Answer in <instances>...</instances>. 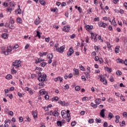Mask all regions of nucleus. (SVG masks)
Masks as SVG:
<instances>
[{"mask_svg": "<svg viewBox=\"0 0 127 127\" xmlns=\"http://www.w3.org/2000/svg\"><path fill=\"white\" fill-rule=\"evenodd\" d=\"M46 65V63L43 62L41 63V67H45V65Z\"/></svg>", "mask_w": 127, "mask_h": 127, "instance_id": "obj_45", "label": "nucleus"}, {"mask_svg": "<svg viewBox=\"0 0 127 127\" xmlns=\"http://www.w3.org/2000/svg\"><path fill=\"white\" fill-rule=\"evenodd\" d=\"M39 55H40V57H42L44 55H47V52H43V53H39Z\"/></svg>", "mask_w": 127, "mask_h": 127, "instance_id": "obj_21", "label": "nucleus"}, {"mask_svg": "<svg viewBox=\"0 0 127 127\" xmlns=\"http://www.w3.org/2000/svg\"><path fill=\"white\" fill-rule=\"evenodd\" d=\"M39 93L40 95H45V94H46V91H44V90L42 89L39 91Z\"/></svg>", "mask_w": 127, "mask_h": 127, "instance_id": "obj_29", "label": "nucleus"}, {"mask_svg": "<svg viewBox=\"0 0 127 127\" xmlns=\"http://www.w3.org/2000/svg\"><path fill=\"white\" fill-rule=\"evenodd\" d=\"M36 70H38L39 72H40V71H42V68L41 67H38V66H36Z\"/></svg>", "mask_w": 127, "mask_h": 127, "instance_id": "obj_50", "label": "nucleus"}, {"mask_svg": "<svg viewBox=\"0 0 127 127\" xmlns=\"http://www.w3.org/2000/svg\"><path fill=\"white\" fill-rule=\"evenodd\" d=\"M94 21H100V18H99V17L94 18Z\"/></svg>", "mask_w": 127, "mask_h": 127, "instance_id": "obj_60", "label": "nucleus"}, {"mask_svg": "<svg viewBox=\"0 0 127 127\" xmlns=\"http://www.w3.org/2000/svg\"><path fill=\"white\" fill-rule=\"evenodd\" d=\"M73 71H74V75H79V70L77 68H74Z\"/></svg>", "mask_w": 127, "mask_h": 127, "instance_id": "obj_25", "label": "nucleus"}, {"mask_svg": "<svg viewBox=\"0 0 127 127\" xmlns=\"http://www.w3.org/2000/svg\"><path fill=\"white\" fill-rule=\"evenodd\" d=\"M75 36H76V35H75V34H72V35H70L69 37L71 39H73L75 38Z\"/></svg>", "mask_w": 127, "mask_h": 127, "instance_id": "obj_48", "label": "nucleus"}, {"mask_svg": "<svg viewBox=\"0 0 127 127\" xmlns=\"http://www.w3.org/2000/svg\"><path fill=\"white\" fill-rule=\"evenodd\" d=\"M2 5L3 6H5V7L8 6V5L7 4V3H6V2H3V4H2Z\"/></svg>", "mask_w": 127, "mask_h": 127, "instance_id": "obj_58", "label": "nucleus"}, {"mask_svg": "<svg viewBox=\"0 0 127 127\" xmlns=\"http://www.w3.org/2000/svg\"><path fill=\"white\" fill-rule=\"evenodd\" d=\"M34 23L36 25H38L40 23V18L39 17H38V18L36 19L34 21Z\"/></svg>", "mask_w": 127, "mask_h": 127, "instance_id": "obj_11", "label": "nucleus"}, {"mask_svg": "<svg viewBox=\"0 0 127 127\" xmlns=\"http://www.w3.org/2000/svg\"><path fill=\"white\" fill-rule=\"evenodd\" d=\"M1 37L4 39H7L8 38V35L6 33H3L1 35Z\"/></svg>", "mask_w": 127, "mask_h": 127, "instance_id": "obj_14", "label": "nucleus"}, {"mask_svg": "<svg viewBox=\"0 0 127 127\" xmlns=\"http://www.w3.org/2000/svg\"><path fill=\"white\" fill-rule=\"evenodd\" d=\"M12 51V48L10 46L7 47L6 51H2V53L5 55H8V52H11Z\"/></svg>", "mask_w": 127, "mask_h": 127, "instance_id": "obj_4", "label": "nucleus"}, {"mask_svg": "<svg viewBox=\"0 0 127 127\" xmlns=\"http://www.w3.org/2000/svg\"><path fill=\"white\" fill-rule=\"evenodd\" d=\"M64 89H65V90H68V89H69V85L66 84L64 86Z\"/></svg>", "mask_w": 127, "mask_h": 127, "instance_id": "obj_61", "label": "nucleus"}, {"mask_svg": "<svg viewBox=\"0 0 127 127\" xmlns=\"http://www.w3.org/2000/svg\"><path fill=\"white\" fill-rule=\"evenodd\" d=\"M45 100H49V95L48 94H46L45 96Z\"/></svg>", "mask_w": 127, "mask_h": 127, "instance_id": "obj_57", "label": "nucleus"}, {"mask_svg": "<svg viewBox=\"0 0 127 127\" xmlns=\"http://www.w3.org/2000/svg\"><path fill=\"white\" fill-rule=\"evenodd\" d=\"M58 104H60L62 106H68L69 105L68 103H66L65 101H62L61 100L59 101Z\"/></svg>", "mask_w": 127, "mask_h": 127, "instance_id": "obj_10", "label": "nucleus"}, {"mask_svg": "<svg viewBox=\"0 0 127 127\" xmlns=\"http://www.w3.org/2000/svg\"><path fill=\"white\" fill-rule=\"evenodd\" d=\"M118 61L119 63H122V64H124V61L122 59H118Z\"/></svg>", "mask_w": 127, "mask_h": 127, "instance_id": "obj_59", "label": "nucleus"}, {"mask_svg": "<svg viewBox=\"0 0 127 127\" xmlns=\"http://www.w3.org/2000/svg\"><path fill=\"white\" fill-rule=\"evenodd\" d=\"M42 82H40L39 83V86H41V87H43L44 86V81H41Z\"/></svg>", "mask_w": 127, "mask_h": 127, "instance_id": "obj_46", "label": "nucleus"}, {"mask_svg": "<svg viewBox=\"0 0 127 127\" xmlns=\"http://www.w3.org/2000/svg\"><path fill=\"white\" fill-rule=\"evenodd\" d=\"M95 121L96 123H97V124H101V123L102 122V120L100 119V118H99V119L96 118L95 119Z\"/></svg>", "mask_w": 127, "mask_h": 127, "instance_id": "obj_33", "label": "nucleus"}, {"mask_svg": "<svg viewBox=\"0 0 127 127\" xmlns=\"http://www.w3.org/2000/svg\"><path fill=\"white\" fill-rule=\"evenodd\" d=\"M45 40L46 42H49L50 40V37H48V38H46L45 39Z\"/></svg>", "mask_w": 127, "mask_h": 127, "instance_id": "obj_53", "label": "nucleus"}, {"mask_svg": "<svg viewBox=\"0 0 127 127\" xmlns=\"http://www.w3.org/2000/svg\"><path fill=\"white\" fill-rule=\"evenodd\" d=\"M71 126L72 127H75V126H76V122H75V121L72 122L71 123Z\"/></svg>", "mask_w": 127, "mask_h": 127, "instance_id": "obj_52", "label": "nucleus"}, {"mask_svg": "<svg viewBox=\"0 0 127 127\" xmlns=\"http://www.w3.org/2000/svg\"><path fill=\"white\" fill-rule=\"evenodd\" d=\"M52 115L54 117H58L59 116V113L57 111H55L52 113Z\"/></svg>", "mask_w": 127, "mask_h": 127, "instance_id": "obj_15", "label": "nucleus"}, {"mask_svg": "<svg viewBox=\"0 0 127 127\" xmlns=\"http://www.w3.org/2000/svg\"><path fill=\"white\" fill-rule=\"evenodd\" d=\"M115 118H116L115 123L116 124H118L120 120V116L119 115H117L115 116Z\"/></svg>", "mask_w": 127, "mask_h": 127, "instance_id": "obj_18", "label": "nucleus"}, {"mask_svg": "<svg viewBox=\"0 0 127 127\" xmlns=\"http://www.w3.org/2000/svg\"><path fill=\"white\" fill-rule=\"evenodd\" d=\"M47 57H48V59H53V54H49L47 55Z\"/></svg>", "mask_w": 127, "mask_h": 127, "instance_id": "obj_28", "label": "nucleus"}, {"mask_svg": "<svg viewBox=\"0 0 127 127\" xmlns=\"http://www.w3.org/2000/svg\"><path fill=\"white\" fill-rule=\"evenodd\" d=\"M8 26L10 29H14V26H13V24H8Z\"/></svg>", "mask_w": 127, "mask_h": 127, "instance_id": "obj_30", "label": "nucleus"}, {"mask_svg": "<svg viewBox=\"0 0 127 127\" xmlns=\"http://www.w3.org/2000/svg\"><path fill=\"white\" fill-rule=\"evenodd\" d=\"M28 92L30 95H33V91H32V89H31V90H29Z\"/></svg>", "mask_w": 127, "mask_h": 127, "instance_id": "obj_64", "label": "nucleus"}, {"mask_svg": "<svg viewBox=\"0 0 127 127\" xmlns=\"http://www.w3.org/2000/svg\"><path fill=\"white\" fill-rule=\"evenodd\" d=\"M18 48V45L17 44L15 45L13 48L12 49L14 50V49H16Z\"/></svg>", "mask_w": 127, "mask_h": 127, "instance_id": "obj_63", "label": "nucleus"}, {"mask_svg": "<svg viewBox=\"0 0 127 127\" xmlns=\"http://www.w3.org/2000/svg\"><path fill=\"white\" fill-rule=\"evenodd\" d=\"M70 30V26H64L63 28V31H65L67 32V31H69Z\"/></svg>", "mask_w": 127, "mask_h": 127, "instance_id": "obj_9", "label": "nucleus"}, {"mask_svg": "<svg viewBox=\"0 0 127 127\" xmlns=\"http://www.w3.org/2000/svg\"><path fill=\"white\" fill-rule=\"evenodd\" d=\"M103 127H108V122H104V123L103 124Z\"/></svg>", "mask_w": 127, "mask_h": 127, "instance_id": "obj_56", "label": "nucleus"}, {"mask_svg": "<svg viewBox=\"0 0 127 127\" xmlns=\"http://www.w3.org/2000/svg\"><path fill=\"white\" fill-rule=\"evenodd\" d=\"M109 80H110V82H114V81H115L114 77H113V76H110Z\"/></svg>", "mask_w": 127, "mask_h": 127, "instance_id": "obj_49", "label": "nucleus"}, {"mask_svg": "<svg viewBox=\"0 0 127 127\" xmlns=\"http://www.w3.org/2000/svg\"><path fill=\"white\" fill-rule=\"evenodd\" d=\"M113 24L114 26H117V22H116V21H115V18L114 19L112 20Z\"/></svg>", "mask_w": 127, "mask_h": 127, "instance_id": "obj_42", "label": "nucleus"}, {"mask_svg": "<svg viewBox=\"0 0 127 127\" xmlns=\"http://www.w3.org/2000/svg\"><path fill=\"white\" fill-rule=\"evenodd\" d=\"M39 2L42 5H45L46 4V2L44 0H39Z\"/></svg>", "mask_w": 127, "mask_h": 127, "instance_id": "obj_19", "label": "nucleus"}, {"mask_svg": "<svg viewBox=\"0 0 127 127\" xmlns=\"http://www.w3.org/2000/svg\"><path fill=\"white\" fill-rule=\"evenodd\" d=\"M32 116H33L34 119H36L37 118V113L35 112V111H33L32 113Z\"/></svg>", "mask_w": 127, "mask_h": 127, "instance_id": "obj_22", "label": "nucleus"}, {"mask_svg": "<svg viewBox=\"0 0 127 127\" xmlns=\"http://www.w3.org/2000/svg\"><path fill=\"white\" fill-rule=\"evenodd\" d=\"M74 53V50H73V47H70L68 52H67V56H71L72 54Z\"/></svg>", "mask_w": 127, "mask_h": 127, "instance_id": "obj_7", "label": "nucleus"}, {"mask_svg": "<svg viewBox=\"0 0 127 127\" xmlns=\"http://www.w3.org/2000/svg\"><path fill=\"white\" fill-rule=\"evenodd\" d=\"M57 124L58 127H62V121H57Z\"/></svg>", "mask_w": 127, "mask_h": 127, "instance_id": "obj_27", "label": "nucleus"}, {"mask_svg": "<svg viewBox=\"0 0 127 127\" xmlns=\"http://www.w3.org/2000/svg\"><path fill=\"white\" fill-rule=\"evenodd\" d=\"M105 111H106L105 109H102L100 112V115L102 118H105Z\"/></svg>", "mask_w": 127, "mask_h": 127, "instance_id": "obj_12", "label": "nucleus"}, {"mask_svg": "<svg viewBox=\"0 0 127 127\" xmlns=\"http://www.w3.org/2000/svg\"><path fill=\"white\" fill-rule=\"evenodd\" d=\"M123 116L125 118H127V112H124L123 114Z\"/></svg>", "mask_w": 127, "mask_h": 127, "instance_id": "obj_62", "label": "nucleus"}, {"mask_svg": "<svg viewBox=\"0 0 127 127\" xmlns=\"http://www.w3.org/2000/svg\"><path fill=\"white\" fill-rule=\"evenodd\" d=\"M61 77L60 76H58L57 78H55L54 81L55 82H57V81H60Z\"/></svg>", "mask_w": 127, "mask_h": 127, "instance_id": "obj_43", "label": "nucleus"}, {"mask_svg": "<svg viewBox=\"0 0 127 127\" xmlns=\"http://www.w3.org/2000/svg\"><path fill=\"white\" fill-rule=\"evenodd\" d=\"M88 123H89V124H93V123H94V119H89V120H88Z\"/></svg>", "mask_w": 127, "mask_h": 127, "instance_id": "obj_51", "label": "nucleus"}, {"mask_svg": "<svg viewBox=\"0 0 127 127\" xmlns=\"http://www.w3.org/2000/svg\"><path fill=\"white\" fill-rule=\"evenodd\" d=\"M77 10H78L79 12H80V13L82 12V8L81 7H78Z\"/></svg>", "mask_w": 127, "mask_h": 127, "instance_id": "obj_54", "label": "nucleus"}, {"mask_svg": "<svg viewBox=\"0 0 127 127\" xmlns=\"http://www.w3.org/2000/svg\"><path fill=\"white\" fill-rule=\"evenodd\" d=\"M108 119L109 120H112V119H113V113H109Z\"/></svg>", "mask_w": 127, "mask_h": 127, "instance_id": "obj_26", "label": "nucleus"}, {"mask_svg": "<svg viewBox=\"0 0 127 127\" xmlns=\"http://www.w3.org/2000/svg\"><path fill=\"white\" fill-rule=\"evenodd\" d=\"M41 62H42V58H37L36 60H35V64H38V63H41Z\"/></svg>", "mask_w": 127, "mask_h": 127, "instance_id": "obj_13", "label": "nucleus"}, {"mask_svg": "<svg viewBox=\"0 0 127 127\" xmlns=\"http://www.w3.org/2000/svg\"><path fill=\"white\" fill-rule=\"evenodd\" d=\"M15 11L16 13H17V14H20V13H21V9H20V8L16 9Z\"/></svg>", "mask_w": 127, "mask_h": 127, "instance_id": "obj_20", "label": "nucleus"}, {"mask_svg": "<svg viewBox=\"0 0 127 127\" xmlns=\"http://www.w3.org/2000/svg\"><path fill=\"white\" fill-rule=\"evenodd\" d=\"M17 22H18V23H22V20H21V18H17Z\"/></svg>", "mask_w": 127, "mask_h": 127, "instance_id": "obj_36", "label": "nucleus"}, {"mask_svg": "<svg viewBox=\"0 0 127 127\" xmlns=\"http://www.w3.org/2000/svg\"><path fill=\"white\" fill-rule=\"evenodd\" d=\"M21 62L20 60H16L14 62L12 63V65L13 66L15 67L16 69H17V68H19V67L21 66Z\"/></svg>", "mask_w": 127, "mask_h": 127, "instance_id": "obj_3", "label": "nucleus"}, {"mask_svg": "<svg viewBox=\"0 0 127 127\" xmlns=\"http://www.w3.org/2000/svg\"><path fill=\"white\" fill-rule=\"evenodd\" d=\"M38 80L39 82H45L46 78H47V75L46 74L44 73L42 75V73L40 71L38 72Z\"/></svg>", "mask_w": 127, "mask_h": 127, "instance_id": "obj_2", "label": "nucleus"}, {"mask_svg": "<svg viewBox=\"0 0 127 127\" xmlns=\"http://www.w3.org/2000/svg\"><path fill=\"white\" fill-rule=\"evenodd\" d=\"M64 49H65V46H62L61 47H59L58 49H56L55 51H57V52H59V53H63L64 52Z\"/></svg>", "mask_w": 127, "mask_h": 127, "instance_id": "obj_5", "label": "nucleus"}, {"mask_svg": "<svg viewBox=\"0 0 127 127\" xmlns=\"http://www.w3.org/2000/svg\"><path fill=\"white\" fill-rule=\"evenodd\" d=\"M16 70L14 69V67H13L11 69V74H16Z\"/></svg>", "mask_w": 127, "mask_h": 127, "instance_id": "obj_31", "label": "nucleus"}, {"mask_svg": "<svg viewBox=\"0 0 127 127\" xmlns=\"http://www.w3.org/2000/svg\"><path fill=\"white\" fill-rule=\"evenodd\" d=\"M79 69L81 70L82 71H84L85 70V67L83 66L82 65L79 66Z\"/></svg>", "mask_w": 127, "mask_h": 127, "instance_id": "obj_47", "label": "nucleus"}, {"mask_svg": "<svg viewBox=\"0 0 127 127\" xmlns=\"http://www.w3.org/2000/svg\"><path fill=\"white\" fill-rule=\"evenodd\" d=\"M12 10V8H10V7H9L6 9V11L7 12H11Z\"/></svg>", "mask_w": 127, "mask_h": 127, "instance_id": "obj_39", "label": "nucleus"}, {"mask_svg": "<svg viewBox=\"0 0 127 127\" xmlns=\"http://www.w3.org/2000/svg\"><path fill=\"white\" fill-rule=\"evenodd\" d=\"M119 51H120V47L116 46L115 49V53H119Z\"/></svg>", "mask_w": 127, "mask_h": 127, "instance_id": "obj_23", "label": "nucleus"}, {"mask_svg": "<svg viewBox=\"0 0 127 127\" xmlns=\"http://www.w3.org/2000/svg\"><path fill=\"white\" fill-rule=\"evenodd\" d=\"M106 69H107V72H109V73L112 72V71H113V70L112 69V68L111 67H107Z\"/></svg>", "mask_w": 127, "mask_h": 127, "instance_id": "obj_35", "label": "nucleus"}, {"mask_svg": "<svg viewBox=\"0 0 127 127\" xmlns=\"http://www.w3.org/2000/svg\"><path fill=\"white\" fill-rule=\"evenodd\" d=\"M84 74H85V77L87 79H89V78H90V72H84Z\"/></svg>", "mask_w": 127, "mask_h": 127, "instance_id": "obj_24", "label": "nucleus"}, {"mask_svg": "<svg viewBox=\"0 0 127 127\" xmlns=\"http://www.w3.org/2000/svg\"><path fill=\"white\" fill-rule=\"evenodd\" d=\"M9 5L11 7H13L14 6V1L10 2Z\"/></svg>", "mask_w": 127, "mask_h": 127, "instance_id": "obj_37", "label": "nucleus"}, {"mask_svg": "<svg viewBox=\"0 0 127 127\" xmlns=\"http://www.w3.org/2000/svg\"><path fill=\"white\" fill-rule=\"evenodd\" d=\"M36 32H37L36 36L38 37L39 39H40L41 37V36H40V32L38 31H37Z\"/></svg>", "mask_w": 127, "mask_h": 127, "instance_id": "obj_40", "label": "nucleus"}, {"mask_svg": "<svg viewBox=\"0 0 127 127\" xmlns=\"http://www.w3.org/2000/svg\"><path fill=\"white\" fill-rule=\"evenodd\" d=\"M86 30H87V29H89L90 30H91L93 28V26L87 25L86 26Z\"/></svg>", "mask_w": 127, "mask_h": 127, "instance_id": "obj_34", "label": "nucleus"}, {"mask_svg": "<svg viewBox=\"0 0 127 127\" xmlns=\"http://www.w3.org/2000/svg\"><path fill=\"white\" fill-rule=\"evenodd\" d=\"M116 74L118 76H121V75H122V71H121L120 70H117L116 72Z\"/></svg>", "mask_w": 127, "mask_h": 127, "instance_id": "obj_41", "label": "nucleus"}, {"mask_svg": "<svg viewBox=\"0 0 127 127\" xmlns=\"http://www.w3.org/2000/svg\"><path fill=\"white\" fill-rule=\"evenodd\" d=\"M100 81L102 82L104 85H107L108 82L107 80L105 79V77L103 76V75H99Z\"/></svg>", "mask_w": 127, "mask_h": 127, "instance_id": "obj_6", "label": "nucleus"}, {"mask_svg": "<svg viewBox=\"0 0 127 127\" xmlns=\"http://www.w3.org/2000/svg\"><path fill=\"white\" fill-rule=\"evenodd\" d=\"M5 79H6V80H10V79H12V75L11 74H7L5 76Z\"/></svg>", "mask_w": 127, "mask_h": 127, "instance_id": "obj_17", "label": "nucleus"}, {"mask_svg": "<svg viewBox=\"0 0 127 127\" xmlns=\"http://www.w3.org/2000/svg\"><path fill=\"white\" fill-rule=\"evenodd\" d=\"M62 117L64 119H66V122L69 123L71 120V116H70V111L67 110L66 112L65 110H63L61 112Z\"/></svg>", "mask_w": 127, "mask_h": 127, "instance_id": "obj_1", "label": "nucleus"}, {"mask_svg": "<svg viewBox=\"0 0 127 127\" xmlns=\"http://www.w3.org/2000/svg\"><path fill=\"white\" fill-rule=\"evenodd\" d=\"M59 100V98H58V97L56 96L55 97H54L52 98V101H56V102H57V101H58Z\"/></svg>", "mask_w": 127, "mask_h": 127, "instance_id": "obj_32", "label": "nucleus"}, {"mask_svg": "<svg viewBox=\"0 0 127 127\" xmlns=\"http://www.w3.org/2000/svg\"><path fill=\"white\" fill-rule=\"evenodd\" d=\"M98 25L99 27H103V28H106V26L107 24L105 23H104L103 21L99 22Z\"/></svg>", "mask_w": 127, "mask_h": 127, "instance_id": "obj_8", "label": "nucleus"}, {"mask_svg": "<svg viewBox=\"0 0 127 127\" xmlns=\"http://www.w3.org/2000/svg\"><path fill=\"white\" fill-rule=\"evenodd\" d=\"M80 86H76L75 87V91H80Z\"/></svg>", "mask_w": 127, "mask_h": 127, "instance_id": "obj_44", "label": "nucleus"}, {"mask_svg": "<svg viewBox=\"0 0 127 127\" xmlns=\"http://www.w3.org/2000/svg\"><path fill=\"white\" fill-rule=\"evenodd\" d=\"M87 99H88V97H83L82 101L83 102H86V101H87Z\"/></svg>", "mask_w": 127, "mask_h": 127, "instance_id": "obj_55", "label": "nucleus"}, {"mask_svg": "<svg viewBox=\"0 0 127 127\" xmlns=\"http://www.w3.org/2000/svg\"><path fill=\"white\" fill-rule=\"evenodd\" d=\"M91 107H92V108H97V107H98V106L97 105V104H94V103L93 102L91 103Z\"/></svg>", "mask_w": 127, "mask_h": 127, "instance_id": "obj_38", "label": "nucleus"}, {"mask_svg": "<svg viewBox=\"0 0 127 127\" xmlns=\"http://www.w3.org/2000/svg\"><path fill=\"white\" fill-rule=\"evenodd\" d=\"M101 101H102V99H101L100 98H98V99H96L95 103H96V105H100V104H101Z\"/></svg>", "mask_w": 127, "mask_h": 127, "instance_id": "obj_16", "label": "nucleus"}]
</instances>
